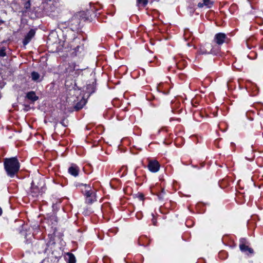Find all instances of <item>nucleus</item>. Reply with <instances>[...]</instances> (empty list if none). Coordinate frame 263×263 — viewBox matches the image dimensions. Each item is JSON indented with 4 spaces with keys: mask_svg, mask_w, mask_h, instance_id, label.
Returning a JSON list of instances; mask_svg holds the SVG:
<instances>
[{
    "mask_svg": "<svg viewBox=\"0 0 263 263\" xmlns=\"http://www.w3.org/2000/svg\"><path fill=\"white\" fill-rule=\"evenodd\" d=\"M151 240L146 236L143 235L139 237L138 243V245L142 246H147L150 243Z\"/></svg>",
    "mask_w": 263,
    "mask_h": 263,
    "instance_id": "10",
    "label": "nucleus"
},
{
    "mask_svg": "<svg viewBox=\"0 0 263 263\" xmlns=\"http://www.w3.org/2000/svg\"><path fill=\"white\" fill-rule=\"evenodd\" d=\"M31 78L32 81L34 82H41L43 80V78H41L40 74L36 71H33L31 73Z\"/></svg>",
    "mask_w": 263,
    "mask_h": 263,
    "instance_id": "13",
    "label": "nucleus"
},
{
    "mask_svg": "<svg viewBox=\"0 0 263 263\" xmlns=\"http://www.w3.org/2000/svg\"><path fill=\"white\" fill-rule=\"evenodd\" d=\"M36 29H31L25 35L23 40V44L24 46H26L35 36Z\"/></svg>",
    "mask_w": 263,
    "mask_h": 263,
    "instance_id": "6",
    "label": "nucleus"
},
{
    "mask_svg": "<svg viewBox=\"0 0 263 263\" xmlns=\"http://www.w3.org/2000/svg\"><path fill=\"white\" fill-rule=\"evenodd\" d=\"M250 41H251L250 39H249V40H247V41H246L247 46L248 48L249 49H251L252 47V46H250L249 45Z\"/></svg>",
    "mask_w": 263,
    "mask_h": 263,
    "instance_id": "23",
    "label": "nucleus"
},
{
    "mask_svg": "<svg viewBox=\"0 0 263 263\" xmlns=\"http://www.w3.org/2000/svg\"><path fill=\"white\" fill-rule=\"evenodd\" d=\"M157 194L160 200H163L164 198V195L165 194L164 188L161 187L160 192H158Z\"/></svg>",
    "mask_w": 263,
    "mask_h": 263,
    "instance_id": "17",
    "label": "nucleus"
},
{
    "mask_svg": "<svg viewBox=\"0 0 263 263\" xmlns=\"http://www.w3.org/2000/svg\"><path fill=\"white\" fill-rule=\"evenodd\" d=\"M21 234L25 236V238L26 239L25 241V243L27 244H28L31 242V238L32 236V235H31L29 238H27L28 235L26 234V233L24 231H22Z\"/></svg>",
    "mask_w": 263,
    "mask_h": 263,
    "instance_id": "20",
    "label": "nucleus"
},
{
    "mask_svg": "<svg viewBox=\"0 0 263 263\" xmlns=\"http://www.w3.org/2000/svg\"><path fill=\"white\" fill-rule=\"evenodd\" d=\"M84 196L85 202L88 204H91L97 201L96 193L93 190L85 194Z\"/></svg>",
    "mask_w": 263,
    "mask_h": 263,
    "instance_id": "5",
    "label": "nucleus"
},
{
    "mask_svg": "<svg viewBox=\"0 0 263 263\" xmlns=\"http://www.w3.org/2000/svg\"><path fill=\"white\" fill-rule=\"evenodd\" d=\"M139 198L141 199V200H143L144 199V196L142 194H140L139 195Z\"/></svg>",
    "mask_w": 263,
    "mask_h": 263,
    "instance_id": "25",
    "label": "nucleus"
},
{
    "mask_svg": "<svg viewBox=\"0 0 263 263\" xmlns=\"http://www.w3.org/2000/svg\"><path fill=\"white\" fill-rule=\"evenodd\" d=\"M147 161V168L150 172L152 173H156L159 171L160 167V164L157 160L148 158Z\"/></svg>",
    "mask_w": 263,
    "mask_h": 263,
    "instance_id": "4",
    "label": "nucleus"
},
{
    "mask_svg": "<svg viewBox=\"0 0 263 263\" xmlns=\"http://www.w3.org/2000/svg\"><path fill=\"white\" fill-rule=\"evenodd\" d=\"M86 101L85 99H82L79 102H78L74 106V108L76 110L78 111L81 109L85 105Z\"/></svg>",
    "mask_w": 263,
    "mask_h": 263,
    "instance_id": "15",
    "label": "nucleus"
},
{
    "mask_svg": "<svg viewBox=\"0 0 263 263\" xmlns=\"http://www.w3.org/2000/svg\"><path fill=\"white\" fill-rule=\"evenodd\" d=\"M230 41V39L225 33L219 32L214 35L213 43L218 46H220L224 43H229Z\"/></svg>",
    "mask_w": 263,
    "mask_h": 263,
    "instance_id": "3",
    "label": "nucleus"
},
{
    "mask_svg": "<svg viewBox=\"0 0 263 263\" xmlns=\"http://www.w3.org/2000/svg\"><path fill=\"white\" fill-rule=\"evenodd\" d=\"M68 26L72 27L73 25H75L76 27L79 26L80 24L79 19L77 17H72L68 22Z\"/></svg>",
    "mask_w": 263,
    "mask_h": 263,
    "instance_id": "14",
    "label": "nucleus"
},
{
    "mask_svg": "<svg viewBox=\"0 0 263 263\" xmlns=\"http://www.w3.org/2000/svg\"><path fill=\"white\" fill-rule=\"evenodd\" d=\"M79 187L84 196L92 190L90 185L86 184H81L79 185Z\"/></svg>",
    "mask_w": 263,
    "mask_h": 263,
    "instance_id": "11",
    "label": "nucleus"
},
{
    "mask_svg": "<svg viewBox=\"0 0 263 263\" xmlns=\"http://www.w3.org/2000/svg\"><path fill=\"white\" fill-rule=\"evenodd\" d=\"M137 3L138 6L145 7L148 3V0H137Z\"/></svg>",
    "mask_w": 263,
    "mask_h": 263,
    "instance_id": "19",
    "label": "nucleus"
},
{
    "mask_svg": "<svg viewBox=\"0 0 263 263\" xmlns=\"http://www.w3.org/2000/svg\"><path fill=\"white\" fill-rule=\"evenodd\" d=\"M25 98L29 100L31 103H34L39 99V97L36 95L34 91H30L26 93Z\"/></svg>",
    "mask_w": 263,
    "mask_h": 263,
    "instance_id": "9",
    "label": "nucleus"
},
{
    "mask_svg": "<svg viewBox=\"0 0 263 263\" xmlns=\"http://www.w3.org/2000/svg\"><path fill=\"white\" fill-rule=\"evenodd\" d=\"M80 171V167L75 163H71L68 169V173L74 177L79 176Z\"/></svg>",
    "mask_w": 263,
    "mask_h": 263,
    "instance_id": "7",
    "label": "nucleus"
},
{
    "mask_svg": "<svg viewBox=\"0 0 263 263\" xmlns=\"http://www.w3.org/2000/svg\"><path fill=\"white\" fill-rule=\"evenodd\" d=\"M6 55L5 49L4 48H2L0 49V57H4Z\"/></svg>",
    "mask_w": 263,
    "mask_h": 263,
    "instance_id": "21",
    "label": "nucleus"
},
{
    "mask_svg": "<svg viewBox=\"0 0 263 263\" xmlns=\"http://www.w3.org/2000/svg\"><path fill=\"white\" fill-rule=\"evenodd\" d=\"M3 162L4 167L8 176L13 178L17 175L21 164L16 157L4 158Z\"/></svg>",
    "mask_w": 263,
    "mask_h": 263,
    "instance_id": "1",
    "label": "nucleus"
},
{
    "mask_svg": "<svg viewBox=\"0 0 263 263\" xmlns=\"http://www.w3.org/2000/svg\"><path fill=\"white\" fill-rule=\"evenodd\" d=\"M3 210L1 207H0V216L2 215Z\"/></svg>",
    "mask_w": 263,
    "mask_h": 263,
    "instance_id": "26",
    "label": "nucleus"
},
{
    "mask_svg": "<svg viewBox=\"0 0 263 263\" xmlns=\"http://www.w3.org/2000/svg\"><path fill=\"white\" fill-rule=\"evenodd\" d=\"M153 223L154 226H156L157 224V221L155 218H153L152 219Z\"/></svg>",
    "mask_w": 263,
    "mask_h": 263,
    "instance_id": "24",
    "label": "nucleus"
},
{
    "mask_svg": "<svg viewBox=\"0 0 263 263\" xmlns=\"http://www.w3.org/2000/svg\"><path fill=\"white\" fill-rule=\"evenodd\" d=\"M30 6H31L30 2V1H28L25 4V8L26 9H29V8H30Z\"/></svg>",
    "mask_w": 263,
    "mask_h": 263,
    "instance_id": "22",
    "label": "nucleus"
},
{
    "mask_svg": "<svg viewBox=\"0 0 263 263\" xmlns=\"http://www.w3.org/2000/svg\"><path fill=\"white\" fill-rule=\"evenodd\" d=\"M65 258L67 263H76V259L74 255L70 252L65 253Z\"/></svg>",
    "mask_w": 263,
    "mask_h": 263,
    "instance_id": "12",
    "label": "nucleus"
},
{
    "mask_svg": "<svg viewBox=\"0 0 263 263\" xmlns=\"http://www.w3.org/2000/svg\"><path fill=\"white\" fill-rule=\"evenodd\" d=\"M235 263H241V262L240 261H238L235 262Z\"/></svg>",
    "mask_w": 263,
    "mask_h": 263,
    "instance_id": "28",
    "label": "nucleus"
},
{
    "mask_svg": "<svg viewBox=\"0 0 263 263\" xmlns=\"http://www.w3.org/2000/svg\"><path fill=\"white\" fill-rule=\"evenodd\" d=\"M41 194L42 192L41 189L32 183L30 188V195L34 198H36Z\"/></svg>",
    "mask_w": 263,
    "mask_h": 263,
    "instance_id": "8",
    "label": "nucleus"
},
{
    "mask_svg": "<svg viewBox=\"0 0 263 263\" xmlns=\"http://www.w3.org/2000/svg\"><path fill=\"white\" fill-rule=\"evenodd\" d=\"M54 11V9H52L51 11Z\"/></svg>",
    "mask_w": 263,
    "mask_h": 263,
    "instance_id": "29",
    "label": "nucleus"
},
{
    "mask_svg": "<svg viewBox=\"0 0 263 263\" xmlns=\"http://www.w3.org/2000/svg\"><path fill=\"white\" fill-rule=\"evenodd\" d=\"M50 1H51V0H45V2L44 3H47L48 2H50Z\"/></svg>",
    "mask_w": 263,
    "mask_h": 263,
    "instance_id": "27",
    "label": "nucleus"
},
{
    "mask_svg": "<svg viewBox=\"0 0 263 263\" xmlns=\"http://www.w3.org/2000/svg\"><path fill=\"white\" fill-rule=\"evenodd\" d=\"M239 249L248 256H252L254 254L253 249L249 246V242L245 238H241L239 245Z\"/></svg>",
    "mask_w": 263,
    "mask_h": 263,
    "instance_id": "2",
    "label": "nucleus"
},
{
    "mask_svg": "<svg viewBox=\"0 0 263 263\" xmlns=\"http://www.w3.org/2000/svg\"><path fill=\"white\" fill-rule=\"evenodd\" d=\"M203 3H199L198 7L199 8H202L203 6H205L208 8H211L213 5V2L211 0H203Z\"/></svg>",
    "mask_w": 263,
    "mask_h": 263,
    "instance_id": "16",
    "label": "nucleus"
},
{
    "mask_svg": "<svg viewBox=\"0 0 263 263\" xmlns=\"http://www.w3.org/2000/svg\"><path fill=\"white\" fill-rule=\"evenodd\" d=\"M257 53L255 51H251L248 55V57L250 59H255L257 58Z\"/></svg>",
    "mask_w": 263,
    "mask_h": 263,
    "instance_id": "18",
    "label": "nucleus"
}]
</instances>
